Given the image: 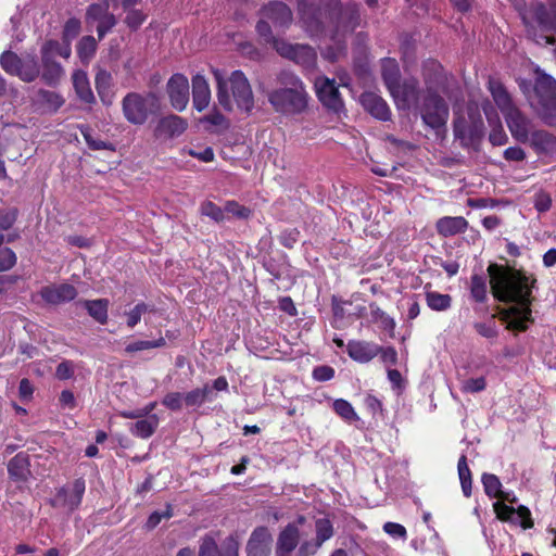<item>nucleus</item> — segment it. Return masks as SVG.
I'll use <instances>...</instances> for the list:
<instances>
[{
  "instance_id": "a18cd8bd",
  "label": "nucleus",
  "mask_w": 556,
  "mask_h": 556,
  "mask_svg": "<svg viewBox=\"0 0 556 556\" xmlns=\"http://www.w3.org/2000/svg\"><path fill=\"white\" fill-rule=\"evenodd\" d=\"M470 291L472 298L477 302H484L486 299V281L485 278L479 275H473L471 277V286Z\"/></svg>"
},
{
  "instance_id": "680f3d73",
  "label": "nucleus",
  "mask_w": 556,
  "mask_h": 556,
  "mask_svg": "<svg viewBox=\"0 0 556 556\" xmlns=\"http://www.w3.org/2000/svg\"><path fill=\"white\" fill-rule=\"evenodd\" d=\"M217 556H239V542L233 536L227 538L223 543L222 552Z\"/></svg>"
},
{
  "instance_id": "72a5a7b5",
  "label": "nucleus",
  "mask_w": 556,
  "mask_h": 556,
  "mask_svg": "<svg viewBox=\"0 0 556 556\" xmlns=\"http://www.w3.org/2000/svg\"><path fill=\"white\" fill-rule=\"evenodd\" d=\"M80 303L96 321L101 325L108 323V309L110 305L108 299L84 300Z\"/></svg>"
},
{
  "instance_id": "1a4fd4ad",
  "label": "nucleus",
  "mask_w": 556,
  "mask_h": 556,
  "mask_svg": "<svg viewBox=\"0 0 556 556\" xmlns=\"http://www.w3.org/2000/svg\"><path fill=\"white\" fill-rule=\"evenodd\" d=\"M505 495L508 496V500H500L493 504L494 511L496 514V517L502 521H507L513 525H519L523 529H530L533 527V522L531 519V513L526 507L520 505L517 509L514 507H510L506 505L504 502H516L515 496H510L509 493L505 492Z\"/></svg>"
},
{
  "instance_id": "cd10ccee",
  "label": "nucleus",
  "mask_w": 556,
  "mask_h": 556,
  "mask_svg": "<svg viewBox=\"0 0 556 556\" xmlns=\"http://www.w3.org/2000/svg\"><path fill=\"white\" fill-rule=\"evenodd\" d=\"M362 103L365 109L376 118L381 121H388L390 118V109L387 102L376 93H364L362 96Z\"/></svg>"
},
{
  "instance_id": "4468645a",
  "label": "nucleus",
  "mask_w": 556,
  "mask_h": 556,
  "mask_svg": "<svg viewBox=\"0 0 556 556\" xmlns=\"http://www.w3.org/2000/svg\"><path fill=\"white\" fill-rule=\"evenodd\" d=\"M190 86L188 78L182 74H174L167 81L166 90L172 106L181 112L189 103Z\"/></svg>"
},
{
  "instance_id": "393cba45",
  "label": "nucleus",
  "mask_w": 556,
  "mask_h": 556,
  "mask_svg": "<svg viewBox=\"0 0 556 556\" xmlns=\"http://www.w3.org/2000/svg\"><path fill=\"white\" fill-rule=\"evenodd\" d=\"M187 128V122L177 115H169L161 118L155 127L156 137H177Z\"/></svg>"
},
{
  "instance_id": "052dcab7",
  "label": "nucleus",
  "mask_w": 556,
  "mask_h": 556,
  "mask_svg": "<svg viewBox=\"0 0 556 556\" xmlns=\"http://www.w3.org/2000/svg\"><path fill=\"white\" fill-rule=\"evenodd\" d=\"M116 24V20L113 14L106 13L99 22L97 26V33L100 39L111 30Z\"/></svg>"
},
{
  "instance_id": "49530a36",
  "label": "nucleus",
  "mask_w": 556,
  "mask_h": 556,
  "mask_svg": "<svg viewBox=\"0 0 556 556\" xmlns=\"http://www.w3.org/2000/svg\"><path fill=\"white\" fill-rule=\"evenodd\" d=\"M316 530V540L319 544H324L327 540H329L333 535V528L329 519L320 518L316 520L315 523Z\"/></svg>"
},
{
  "instance_id": "c03bdc74",
  "label": "nucleus",
  "mask_w": 556,
  "mask_h": 556,
  "mask_svg": "<svg viewBox=\"0 0 556 556\" xmlns=\"http://www.w3.org/2000/svg\"><path fill=\"white\" fill-rule=\"evenodd\" d=\"M165 344H166V341L163 337H160L159 339L153 340V341L138 340V341L127 344L125 348V352L128 354H131V353L143 351V350L162 348Z\"/></svg>"
},
{
  "instance_id": "a878e982",
  "label": "nucleus",
  "mask_w": 556,
  "mask_h": 556,
  "mask_svg": "<svg viewBox=\"0 0 556 556\" xmlns=\"http://www.w3.org/2000/svg\"><path fill=\"white\" fill-rule=\"evenodd\" d=\"M538 154L556 152V137L543 129H534L528 142Z\"/></svg>"
},
{
  "instance_id": "8fccbe9b",
  "label": "nucleus",
  "mask_w": 556,
  "mask_h": 556,
  "mask_svg": "<svg viewBox=\"0 0 556 556\" xmlns=\"http://www.w3.org/2000/svg\"><path fill=\"white\" fill-rule=\"evenodd\" d=\"M152 311L151 306L141 302L138 303L127 315V326L134 328L141 319V316L147 312Z\"/></svg>"
},
{
  "instance_id": "de8ad7c7",
  "label": "nucleus",
  "mask_w": 556,
  "mask_h": 556,
  "mask_svg": "<svg viewBox=\"0 0 556 556\" xmlns=\"http://www.w3.org/2000/svg\"><path fill=\"white\" fill-rule=\"evenodd\" d=\"M106 13H109L108 3H93L87 10L86 23L99 22Z\"/></svg>"
},
{
  "instance_id": "39448f33",
  "label": "nucleus",
  "mask_w": 556,
  "mask_h": 556,
  "mask_svg": "<svg viewBox=\"0 0 556 556\" xmlns=\"http://www.w3.org/2000/svg\"><path fill=\"white\" fill-rule=\"evenodd\" d=\"M433 62L429 63L425 72L426 94L422 104L419 106L420 115L426 125L433 129L444 127L448 119V105L438 93L444 77L442 74L435 75L433 81Z\"/></svg>"
},
{
  "instance_id": "2f4dec72",
  "label": "nucleus",
  "mask_w": 556,
  "mask_h": 556,
  "mask_svg": "<svg viewBox=\"0 0 556 556\" xmlns=\"http://www.w3.org/2000/svg\"><path fill=\"white\" fill-rule=\"evenodd\" d=\"M10 477L16 481H26L30 476L29 456L26 453L16 454L8 464Z\"/></svg>"
},
{
  "instance_id": "864d4df0",
  "label": "nucleus",
  "mask_w": 556,
  "mask_h": 556,
  "mask_svg": "<svg viewBox=\"0 0 556 556\" xmlns=\"http://www.w3.org/2000/svg\"><path fill=\"white\" fill-rule=\"evenodd\" d=\"M486 382L483 377L470 378L462 383V391L466 393H476L485 389Z\"/></svg>"
},
{
  "instance_id": "79ce46f5",
  "label": "nucleus",
  "mask_w": 556,
  "mask_h": 556,
  "mask_svg": "<svg viewBox=\"0 0 556 556\" xmlns=\"http://www.w3.org/2000/svg\"><path fill=\"white\" fill-rule=\"evenodd\" d=\"M97 49V41L92 36H85L80 39L77 46L78 56L81 61L88 62L94 54Z\"/></svg>"
},
{
  "instance_id": "bb28decb",
  "label": "nucleus",
  "mask_w": 556,
  "mask_h": 556,
  "mask_svg": "<svg viewBox=\"0 0 556 556\" xmlns=\"http://www.w3.org/2000/svg\"><path fill=\"white\" fill-rule=\"evenodd\" d=\"M435 228L440 236L452 237L465 232L468 222L462 216H444L438 219Z\"/></svg>"
},
{
  "instance_id": "5fc2aeb1",
  "label": "nucleus",
  "mask_w": 556,
  "mask_h": 556,
  "mask_svg": "<svg viewBox=\"0 0 556 556\" xmlns=\"http://www.w3.org/2000/svg\"><path fill=\"white\" fill-rule=\"evenodd\" d=\"M172 516H173L172 506L166 505V508L164 511H162V513L153 511L149 516L146 527H147V529L152 530L162 521V519H169Z\"/></svg>"
},
{
  "instance_id": "6ab92c4d",
  "label": "nucleus",
  "mask_w": 556,
  "mask_h": 556,
  "mask_svg": "<svg viewBox=\"0 0 556 556\" xmlns=\"http://www.w3.org/2000/svg\"><path fill=\"white\" fill-rule=\"evenodd\" d=\"M349 356L358 363H368L380 352V345L374 342L352 340L346 345Z\"/></svg>"
},
{
  "instance_id": "f8f14e48",
  "label": "nucleus",
  "mask_w": 556,
  "mask_h": 556,
  "mask_svg": "<svg viewBox=\"0 0 556 556\" xmlns=\"http://www.w3.org/2000/svg\"><path fill=\"white\" fill-rule=\"evenodd\" d=\"M85 490V480L76 479L71 486L59 489L55 496L51 500V504L54 507L73 511L80 505Z\"/></svg>"
},
{
  "instance_id": "6e6552de",
  "label": "nucleus",
  "mask_w": 556,
  "mask_h": 556,
  "mask_svg": "<svg viewBox=\"0 0 556 556\" xmlns=\"http://www.w3.org/2000/svg\"><path fill=\"white\" fill-rule=\"evenodd\" d=\"M546 13L545 5L543 3L532 4L522 15L523 23L528 28V34L533 37L538 43L553 45L554 39L545 34L536 36L534 26L538 25L542 33L551 30L556 31V10L554 9L549 13V17H544Z\"/></svg>"
},
{
  "instance_id": "13d9d810",
  "label": "nucleus",
  "mask_w": 556,
  "mask_h": 556,
  "mask_svg": "<svg viewBox=\"0 0 556 556\" xmlns=\"http://www.w3.org/2000/svg\"><path fill=\"white\" fill-rule=\"evenodd\" d=\"M251 211L242 205H239L235 201H229L225 205V214H230L238 218H248L250 216Z\"/></svg>"
},
{
  "instance_id": "09e8293b",
  "label": "nucleus",
  "mask_w": 556,
  "mask_h": 556,
  "mask_svg": "<svg viewBox=\"0 0 556 556\" xmlns=\"http://www.w3.org/2000/svg\"><path fill=\"white\" fill-rule=\"evenodd\" d=\"M201 213L215 222H223L225 219V208L219 207L212 201L202 203Z\"/></svg>"
},
{
  "instance_id": "f257e3e1",
  "label": "nucleus",
  "mask_w": 556,
  "mask_h": 556,
  "mask_svg": "<svg viewBox=\"0 0 556 556\" xmlns=\"http://www.w3.org/2000/svg\"><path fill=\"white\" fill-rule=\"evenodd\" d=\"M298 10L302 27L311 37H321L326 27L330 28L333 45L326 47L321 54L334 62L345 51L344 37L359 25V12L356 5L340 8V0H298Z\"/></svg>"
},
{
  "instance_id": "b1692460",
  "label": "nucleus",
  "mask_w": 556,
  "mask_h": 556,
  "mask_svg": "<svg viewBox=\"0 0 556 556\" xmlns=\"http://www.w3.org/2000/svg\"><path fill=\"white\" fill-rule=\"evenodd\" d=\"M483 123L479 119L472 126H467L462 118L454 122V135L460 140L462 146H470L482 137Z\"/></svg>"
},
{
  "instance_id": "bf43d9fd",
  "label": "nucleus",
  "mask_w": 556,
  "mask_h": 556,
  "mask_svg": "<svg viewBox=\"0 0 556 556\" xmlns=\"http://www.w3.org/2000/svg\"><path fill=\"white\" fill-rule=\"evenodd\" d=\"M199 556H217V544L212 536L206 535L202 539Z\"/></svg>"
},
{
  "instance_id": "3c124183",
  "label": "nucleus",
  "mask_w": 556,
  "mask_h": 556,
  "mask_svg": "<svg viewBox=\"0 0 556 556\" xmlns=\"http://www.w3.org/2000/svg\"><path fill=\"white\" fill-rule=\"evenodd\" d=\"M162 404L170 410H180L185 404L184 394L179 392L167 393L163 397Z\"/></svg>"
},
{
  "instance_id": "f03ea898",
  "label": "nucleus",
  "mask_w": 556,
  "mask_h": 556,
  "mask_svg": "<svg viewBox=\"0 0 556 556\" xmlns=\"http://www.w3.org/2000/svg\"><path fill=\"white\" fill-rule=\"evenodd\" d=\"M491 290L498 301L514 305L502 312V318L508 329L525 331L531 317V293L535 283L532 275L510 268H503L496 264L488 267Z\"/></svg>"
},
{
  "instance_id": "20e7f679",
  "label": "nucleus",
  "mask_w": 556,
  "mask_h": 556,
  "mask_svg": "<svg viewBox=\"0 0 556 556\" xmlns=\"http://www.w3.org/2000/svg\"><path fill=\"white\" fill-rule=\"evenodd\" d=\"M277 81L278 87L268 94L273 108L287 115L302 113L307 106L308 94L300 77L285 71L278 75Z\"/></svg>"
},
{
  "instance_id": "ea45409f",
  "label": "nucleus",
  "mask_w": 556,
  "mask_h": 556,
  "mask_svg": "<svg viewBox=\"0 0 556 556\" xmlns=\"http://www.w3.org/2000/svg\"><path fill=\"white\" fill-rule=\"evenodd\" d=\"M22 58L12 51H4L0 55V65L2 70L13 76L17 75L18 67H21Z\"/></svg>"
},
{
  "instance_id": "338daca9",
  "label": "nucleus",
  "mask_w": 556,
  "mask_h": 556,
  "mask_svg": "<svg viewBox=\"0 0 556 556\" xmlns=\"http://www.w3.org/2000/svg\"><path fill=\"white\" fill-rule=\"evenodd\" d=\"M383 530L386 533L391 535L392 538L405 539L406 538V529L404 526L396 522H386L383 526Z\"/></svg>"
},
{
  "instance_id": "69168bd1",
  "label": "nucleus",
  "mask_w": 556,
  "mask_h": 556,
  "mask_svg": "<svg viewBox=\"0 0 556 556\" xmlns=\"http://www.w3.org/2000/svg\"><path fill=\"white\" fill-rule=\"evenodd\" d=\"M489 140L493 146H504L508 141V137L502 125H498L492 129L489 135Z\"/></svg>"
},
{
  "instance_id": "6e6d98bb",
  "label": "nucleus",
  "mask_w": 556,
  "mask_h": 556,
  "mask_svg": "<svg viewBox=\"0 0 556 556\" xmlns=\"http://www.w3.org/2000/svg\"><path fill=\"white\" fill-rule=\"evenodd\" d=\"M202 122L210 124L218 129H227L228 121L227 118L218 111L213 110L210 114L203 117Z\"/></svg>"
},
{
  "instance_id": "dca6fc26",
  "label": "nucleus",
  "mask_w": 556,
  "mask_h": 556,
  "mask_svg": "<svg viewBox=\"0 0 556 556\" xmlns=\"http://www.w3.org/2000/svg\"><path fill=\"white\" fill-rule=\"evenodd\" d=\"M41 299L50 305H60L74 300L78 292L70 283L49 285L41 288Z\"/></svg>"
},
{
  "instance_id": "c756f323",
  "label": "nucleus",
  "mask_w": 556,
  "mask_h": 556,
  "mask_svg": "<svg viewBox=\"0 0 556 556\" xmlns=\"http://www.w3.org/2000/svg\"><path fill=\"white\" fill-rule=\"evenodd\" d=\"M72 80L77 97L85 103H93L96 98L91 90L87 73L83 70H76L72 75Z\"/></svg>"
},
{
  "instance_id": "412c9836",
  "label": "nucleus",
  "mask_w": 556,
  "mask_h": 556,
  "mask_svg": "<svg viewBox=\"0 0 556 556\" xmlns=\"http://www.w3.org/2000/svg\"><path fill=\"white\" fill-rule=\"evenodd\" d=\"M300 533L295 525L289 523L278 535L276 545L277 556H290L299 544Z\"/></svg>"
},
{
  "instance_id": "aec40b11",
  "label": "nucleus",
  "mask_w": 556,
  "mask_h": 556,
  "mask_svg": "<svg viewBox=\"0 0 556 556\" xmlns=\"http://www.w3.org/2000/svg\"><path fill=\"white\" fill-rule=\"evenodd\" d=\"M31 101L37 110L45 113H55L65 102L60 93L46 89H39Z\"/></svg>"
},
{
  "instance_id": "5701e85b",
  "label": "nucleus",
  "mask_w": 556,
  "mask_h": 556,
  "mask_svg": "<svg viewBox=\"0 0 556 556\" xmlns=\"http://www.w3.org/2000/svg\"><path fill=\"white\" fill-rule=\"evenodd\" d=\"M263 15L275 27H287L292 22V12L289 7L282 2H273L263 9Z\"/></svg>"
},
{
  "instance_id": "4d7b16f0",
  "label": "nucleus",
  "mask_w": 556,
  "mask_h": 556,
  "mask_svg": "<svg viewBox=\"0 0 556 556\" xmlns=\"http://www.w3.org/2000/svg\"><path fill=\"white\" fill-rule=\"evenodd\" d=\"M15 263L16 255L11 249H0V271L9 270L15 265Z\"/></svg>"
},
{
  "instance_id": "a211bd4d",
  "label": "nucleus",
  "mask_w": 556,
  "mask_h": 556,
  "mask_svg": "<svg viewBox=\"0 0 556 556\" xmlns=\"http://www.w3.org/2000/svg\"><path fill=\"white\" fill-rule=\"evenodd\" d=\"M53 47V45L42 46L41 53V63H42V72L41 78L42 80L49 85L54 86L60 83V80L64 76V70L60 63H58L51 55L48 54V49Z\"/></svg>"
},
{
  "instance_id": "ddd939ff",
  "label": "nucleus",
  "mask_w": 556,
  "mask_h": 556,
  "mask_svg": "<svg viewBox=\"0 0 556 556\" xmlns=\"http://www.w3.org/2000/svg\"><path fill=\"white\" fill-rule=\"evenodd\" d=\"M314 86L319 101L325 106L334 112H339L343 108V101L334 79L318 76L315 78Z\"/></svg>"
},
{
  "instance_id": "2eb2a0df",
  "label": "nucleus",
  "mask_w": 556,
  "mask_h": 556,
  "mask_svg": "<svg viewBox=\"0 0 556 556\" xmlns=\"http://www.w3.org/2000/svg\"><path fill=\"white\" fill-rule=\"evenodd\" d=\"M504 117L511 137L520 143H527L535 129L532 121L518 108Z\"/></svg>"
},
{
  "instance_id": "4c0bfd02",
  "label": "nucleus",
  "mask_w": 556,
  "mask_h": 556,
  "mask_svg": "<svg viewBox=\"0 0 556 556\" xmlns=\"http://www.w3.org/2000/svg\"><path fill=\"white\" fill-rule=\"evenodd\" d=\"M458 477L462 485V491L466 497L471 495V471L467 464V457L462 455L457 464Z\"/></svg>"
},
{
  "instance_id": "9b49d317",
  "label": "nucleus",
  "mask_w": 556,
  "mask_h": 556,
  "mask_svg": "<svg viewBox=\"0 0 556 556\" xmlns=\"http://www.w3.org/2000/svg\"><path fill=\"white\" fill-rule=\"evenodd\" d=\"M400 110L419 108L420 90L416 78H406L390 91Z\"/></svg>"
},
{
  "instance_id": "37998d69",
  "label": "nucleus",
  "mask_w": 556,
  "mask_h": 556,
  "mask_svg": "<svg viewBox=\"0 0 556 556\" xmlns=\"http://www.w3.org/2000/svg\"><path fill=\"white\" fill-rule=\"evenodd\" d=\"M333 410L345 421L353 422L358 420V416L355 413L353 406L345 400H336L332 404Z\"/></svg>"
},
{
  "instance_id": "603ef678",
  "label": "nucleus",
  "mask_w": 556,
  "mask_h": 556,
  "mask_svg": "<svg viewBox=\"0 0 556 556\" xmlns=\"http://www.w3.org/2000/svg\"><path fill=\"white\" fill-rule=\"evenodd\" d=\"M16 220V211H0V244L3 241V231L11 228Z\"/></svg>"
},
{
  "instance_id": "e2e57ef3",
  "label": "nucleus",
  "mask_w": 556,
  "mask_h": 556,
  "mask_svg": "<svg viewBox=\"0 0 556 556\" xmlns=\"http://www.w3.org/2000/svg\"><path fill=\"white\" fill-rule=\"evenodd\" d=\"M80 30V21L77 18H70L64 26L63 39L64 41H71L74 39Z\"/></svg>"
},
{
  "instance_id": "58836bf2",
  "label": "nucleus",
  "mask_w": 556,
  "mask_h": 556,
  "mask_svg": "<svg viewBox=\"0 0 556 556\" xmlns=\"http://www.w3.org/2000/svg\"><path fill=\"white\" fill-rule=\"evenodd\" d=\"M426 302L431 309L442 312L451 307L452 298L448 294L430 291L426 293Z\"/></svg>"
},
{
  "instance_id": "e433bc0d",
  "label": "nucleus",
  "mask_w": 556,
  "mask_h": 556,
  "mask_svg": "<svg viewBox=\"0 0 556 556\" xmlns=\"http://www.w3.org/2000/svg\"><path fill=\"white\" fill-rule=\"evenodd\" d=\"M481 480L484 492L489 497L508 500V496L505 495L504 491H502V483L497 476L493 473H483Z\"/></svg>"
},
{
  "instance_id": "f3484780",
  "label": "nucleus",
  "mask_w": 556,
  "mask_h": 556,
  "mask_svg": "<svg viewBox=\"0 0 556 556\" xmlns=\"http://www.w3.org/2000/svg\"><path fill=\"white\" fill-rule=\"evenodd\" d=\"M273 538L266 527H258L253 530L247 543L248 556H269L271 552Z\"/></svg>"
},
{
  "instance_id": "0eeeda50",
  "label": "nucleus",
  "mask_w": 556,
  "mask_h": 556,
  "mask_svg": "<svg viewBox=\"0 0 556 556\" xmlns=\"http://www.w3.org/2000/svg\"><path fill=\"white\" fill-rule=\"evenodd\" d=\"M157 109V97L153 92H128L122 100L125 119L136 126L143 125Z\"/></svg>"
},
{
  "instance_id": "9d476101",
  "label": "nucleus",
  "mask_w": 556,
  "mask_h": 556,
  "mask_svg": "<svg viewBox=\"0 0 556 556\" xmlns=\"http://www.w3.org/2000/svg\"><path fill=\"white\" fill-rule=\"evenodd\" d=\"M275 49L281 56L292 60L304 68H313L316 64V52L307 45L275 41Z\"/></svg>"
},
{
  "instance_id": "a19ab883",
  "label": "nucleus",
  "mask_w": 556,
  "mask_h": 556,
  "mask_svg": "<svg viewBox=\"0 0 556 556\" xmlns=\"http://www.w3.org/2000/svg\"><path fill=\"white\" fill-rule=\"evenodd\" d=\"M210 393L211 390L208 386L191 390L184 394L185 404L192 407L201 406L207 400Z\"/></svg>"
},
{
  "instance_id": "774afa93",
  "label": "nucleus",
  "mask_w": 556,
  "mask_h": 556,
  "mask_svg": "<svg viewBox=\"0 0 556 556\" xmlns=\"http://www.w3.org/2000/svg\"><path fill=\"white\" fill-rule=\"evenodd\" d=\"M321 546L319 542L315 539V541H305L301 544L296 556H311L314 555L318 548Z\"/></svg>"
},
{
  "instance_id": "f704fd0d",
  "label": "nucleus",
  "mask_w": 556,
  "mask_h": 556,
  "mask_svg": "<svg viewBox=\"0 0 556 556\" xmlns=\"http://www.w3.org/2000/svg\"><path fill=\"white\" fill-rule=\"evenodd\" d=\"M157 426L159 417L156 415H150L139 418L137 422L131 424L129 430L135 437L148 439L155 432Z\"/></svg>"
},
{
  "instance_id": "0e129e2a",
  "label": "nucleus",
  "mask_w": 556,
  "mask_h": 556,
  "mask_svg": "<svg viewBox=\"0 0 556 556\" xmlns=\"http://www.w3.org/2000/svg\"><path fill=\"white\" fill-rule=\"evenodd\" d=\"M81 134L86 140V143L88 144V147L92 150H105V149H109L110 144L102 141V140H98V139H94L89 130V128L87 127H84L81 128Z\"/></svg>"
},
{
  "instance_id": "7c9ffc66",
  "label": "nucleus",
  "mask_w": 556,
  "mask_h": 556,
  "mask_svg": "<svg viewBox=\"0 0 556 556\" xmlns=\"http://www.w3.org/2000/svg\"><path fill=\"white\" fill-rule=\"evenodd\" d=\"M112 80L111 73L105 70H99L94 78L97 92L104 105H111L114 99Z\"/></svg>"
},
{
  "instance_id": "423d86ee",
  "label": "nucleus",
  "mask_w": 556,
  "mask_h": 556,
  "mask_svg": "<svg viewBox=\"0 0 556 556\" xmlns=\"http://www.w3.org/2000/svg\"><path fill=\"white\" fill-rule=\"evenodd\" d=\"M532 106L545 124L556 126V80L538 71Z\"/></svg>"
},
{
  "instance_id": "c85d7f7f",
  "label": "nucleus",
  "mask_w": 556,
  "mask_h": 556,
  "mask_svg": "<svg viewBox=\"0 0 556 556\" xmlns=\"http://www.w3.org/2000/svg\"><path fill=\"white\" fill-rule=\"evenodd\" d=\"M489 90L493 97L494 102L501 110L504 116H506L513 110H516L517 106L513 103L509 93L503 87V85L494 79L489 80Z\"/></svg>"
},
{
  "instance_id": "7ed1b4c3",
  "label": "nucleus",
  "mask_w": 556,
  "mask_h": 556,
  "mask_svg": "<svg viewBox=\"0 0 556 556\" xmlns=\"http://www.w3.org/2000/svg\"><path fill=\"white\" fill-rule=\"evenodd\" d=\"M217 83V101L228 112L238 110L250 113L254 108V97L250 83L241 71H233L228 79H225L219 70H213Z\"/></svg>"
},
{
  "instance_id": "c9c22d12",
  "label": "nucleus",
  "mask_w": 556,
  "mask_h": 556,
  "mask_svg": "<svg viewBox=\"0 0 556 556\" xmlns=\"http://www.w3.org/2000/svg\"><path fill=\"white\" fill-rule=\"evenodd\" d=\"M381 73L389 91H391L399 85V83H401L399 65L394 59L382 60Z\"/></svg>"
},
{
  "instance_id": "473e14b6",
  "label": "nucleus",
  "mask_w": 556,
  "mask_h": 556,
  "mask_svg": "<svg viewBox=\"0 0 556 556\" xmlns=\"http://www.w3.org/2000/svg\"><path fill=\"white\" fill-rule=\"evenodd\" d=\"M40 75V65L35 54H26L22 56L21 67L17 71V77L25 81L31 83Z\"/></svg>"
},
{
  "instance_id": "4be33fe9",
  "label": "nucleus",
  "mask_w": 556,
  "mask_h": 556,
  "mask_svg": "<svg viewBox=\"0 0 556 556\" xmlns=\"http://www.w3.org/2000/svg\"><path fill=\"white\" fill-rule=\"evenodd\" d=\"M192 101L199 112L205 110L211 102V89L207 80L201 74L192 77Z\"/></svg>"
}]
</instances>
